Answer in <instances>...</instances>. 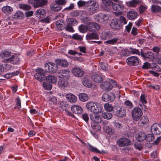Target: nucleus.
I'll use <instances>...</instances> for the list:
<instances>
[{"label": "nucleus", "instance_id": "nucleus-1", "mask_svg": "<svg viewBox=\"0 0 161 161\" xmlns=\"http://www.w3.org/2000/svg\"><path fill=\"white\" fill-rule=\"evenodd\" d=\"M86 107L89 111L94 114L100 113L103 109V107L100 104L91 102H88Z\"/></svg>", "mask_w": 161, "mask_h": 161}, {"label": "nucleus", "instance_id": "nucleus-2", "mask_svg": "<svg viewBox=\"0 0 161 161\" xmlns=\"http://www.w3.org/2000/svg\"><path fill=\"white\" fill-rule=\"evenodd\" d=\"M114 111L115 115L118 117L122 118L126 115V110L122 107L115 106L114 107Z\"/></svg>", "mask_w": 161, "mask_h": 161}, {"label": "nucleus", "instance_id": "nucleus-3", "mask_svg": "<svg viewBox=\"0 0 161 161\" xmlns=\"http://www.w3.org/2000/svg\"><path fill=\"white\" fill-rule=\"evenodd\" d=\"M46 71L50 73H54L57 72L58 67L57 64L52 62L46 63L45 65Z\"/></svg>", "mask_w": 161, "mask_h": 161}, {"label": "nucleus", "instance_id": "nucleus-4", "mask_svg": "<svg viewBox=\"0 0 161 161\" xmlns=\"http://www.w3.org/2000/svg\"><path fill=\"white\" fill-rule=\"evenodd\" d=\"M131 114L133 119L136 121H138L142 115L143 113L140 108L136 107L131 111Z\"/></svg>", "mask_w": 161, "mask_h": 161}, {"label": "nucleus", "instance_id": "nucleus-5", "mask_svg": "<svg viewBox=\"0 0 161 161\" xmlns=\"http://www.w3.org/2000/svg\"><path fill=\"white\" fill-rule=\"evenodd\" d=\"M115 94L111 92H108L103 93L102 97L103 101L106 102H111L115 98Z\"/></svg>", "mask_w": 161, "mask_h": 161}, {"label": "nucleus", "instance_id": "nucleus-6", "mask_svg": "<svg viewBox=\"0 0 161 161\" xmlns=\"http://www.w3.org/2000/svg\"><path fill=\"white\" fill-rule=\"evenodd\" d=\"M29 3L32 4L34 8L42 7L47 3L46 0H28Z\"/></svg>", "mask_w": 161, "mask_h": 161}, {"label": "nucleus", "instance_id": "nucleus-7", "mask_svg": "<svg viewBox=\"0 0 161 161\" xmlns=\"http://www.w3.org/2000/svg\"><path fill=\"white\" fill-rule=\"evenodd\" d=\"M117 143L119 147H124L130 145L131 142L129 139L125 137H122L117 141Z\"/></svg>", "mask_w": 161, "mask_h": 161}, {"label": "nucleus", "instance_id": "nucleus-8", "mask_svg": "<svg viewBox=\"0 0 161 161\" xmlns=\"http://www.w3.org/2000/svg\"><path fill=\"white\" fill-rule=\"evenodd\" d=\"M36 73L34 75L35 78L40 81H42L45 79V76L44 75L43 69H36Z\"/></svg>", "mask_w": 161, "mask_h": 161}, {"label": "nucleus", "instance_id": "nucleus-9", "mask_svg": "<svg viewBox=\"0 0 161 161\" xmlns=\"http://www.w3.org/2000/svg\"><path fill=\"white\" fill-rule=\"evenodd\" d=\"M126 62L127 64L130 66H136L139 64V59L136 57L131 56L127 59Z\"/></svg>", "mask_w": 161, "mask_h": 161}, {"label": "nucleus", "instance_id": "nucleus-10", "mask_svg": "<svg viewBox=\"0 0 161 161\" xmlns=\"http://www.w3.org/2000/svg\"><path fill=\"white\" fill-rule=\"evenodd\" d=\"M151 131L154 135L160 134L161 133V125L157 123L154 124L151 127Z\"/></svg>", "mask_w": 161, "mask_h": 161}, {"label": "nucleus", "instance_id": "nucleus-11", "mask_svg": "<svg viewBox=\"0 0 161 161\" xmlns=\"http://www.w3.org/2000/svg\"><path fill=\"white\" fill-rule=\"evenodd\" d=\"M70 71L69 69L61 70L59 73L60 78L69 79L70 77Z\"/></svg>", "mask_w": 161, "mask_h": 161}, {"label": "nucleus", "instance_id": "nucleus-12", "mask_svg": "<svg viewBox=\"0 0 161 161\" xmlns=\"http://www.w3.org/2000/svg\"><path fill=\"white\" fill-rule=\"evenodd\" d=\"M86 8L88 10L95 12L99 8L98 4L95 2L92 1L88 3V5L86 6Z\"/></svg>", "mask_w": 161, "mask_h": 161}, {"label": "nucleus", "instance_id": "nucleus-13", "mask_svg": "<svg viewBox=\"0 0 161 161\" xmlns=\"http://www.w3.org/2000/svg\"><path fill=\"white\" fill-rule=\"evenodd\" d=\"M73 74L76 77H80L84 74V72L83 69L78 67H75L72 70Z\"/></svg>", "mask_w": 161, "mask_h": 161}, {"label": "nucleus", "instance_id": "nucleus-14", "mask_svg": "<svg viewBox=\"0 0 161 161\" xmlns=\"http://www.w3.org/2000/svg\"><path fill=\"white\" fill-rule=\"evenodd\" d=\"M110 25L112 28L116 30L119 29L121 27L120 21L116 19L113 20L111 23Z\"/></svg>", "mask_w": 161, "mask_h": 161}, {"label": "nucleus", "instance_id": "nucleus-15", "mask_svg": "<svg viewBox=\"0 0 161 161\" xmlns=\"http://www.w3.org/2000/svg\"><path fill=\"white\" fill-rule=\"evenodd\" d=\"M7 61L13 64H18L20 62V59L18 56L16 55H12L10 58L7 59Z\"/></svg>", "mask_w": 161, "mask_h": 161}, {"label": "nucleus", "instance_id": "nucleus-16", "mask_svg": "<svg viewBox=\"0 0 161 161\" xmlns=\"http://www.w3.org/2000/svg\"><path fill=\"white\" fill-rule=\"evenodd\" d=\"M101 88L102 89L106 91H109L113 88L112 85L107 82H105L101 84Z\"/></svg>", "mask_w": 161, "mask_h": 161}, {"label": "nucleus", "instance_id": "nucleus-17", "mask_svg": "<svg viewBox=\"0 0 161 161\" xmlns=\"http://www.w3.org/2000/svg\"><path fill=\"white\" fill-rule=\"evenodd\" d=\"M91 120L95 123H100L102 121V118L99 115L95 114L94 115L91 114L90 115Z\"/></svg>", "mask_w": 161, "mask_h": 161}, {"label": "nucleus", "instance_id": "nucleus-18", "mask_svg": "<svg viewBox=\"0 0 161 161\" xmlns=\"http://www.w3.org/2000/svg\"><path fill=\"white\" fill-rule=\"evenodd\" d=\"M141 56L146 59L152 60L154 58L153 53L151 52H147L144 53L142 52L141 53Z\"/></svg>", "mask_w": 161, "mask_h": 161}, {"label": "nucleus", "instance_id": "nucleus-19", "mask_svg": "<svg viewBox=\"0 0 161 161\" xmlns=\"http://www.w3.org/2000/svg\"><path fill=\"white\" fill-rule=\"evenodd\" d=\"M126 15L129 19L132 20L136 18L138 15V14L136 11H131L127 12Z\"/></svg>", "mask_w": 161, "mask_h": 161}, {"label": "nucleus", "instance_id": "nucleus-20", "mask_svg": "<svg viewBox=\"0 0 161 161\" xmlns=\"http://www.w3.org/2000/svg\"><path fill=\"white\" fill-rule=\"evenodd\" d=\"M72 111L75 114H80L82 112V108L79 106H73L71 108Z\"/></svg>", "mask_w": 161, "mask_h": 161}, {"label": "nucleus", "instance_id": "nucleus-21", "mask_svg": "<svg viewBox=\"0 0 161 161\" xmlns=\"http://www.w3.org/2000/svg\"><path fill=\"white\" fill-rule=\"evenodd\" d=\"M56 63L59 65L64 67H67L69 65L68 62L65 60L58 59L55 60Z\"/></svg>", "mask_w": 161, "mask_h": 161}, {"label": "nucleus", "instance_id": "nucleus-22", "mask_svg": "<svg viewBox=\"0 0 161 161\" xmlns=\"http://www.w3.org/2000/svg\"><path fill=\"white\" fill-rule=\"evenodd\" d=\"M112 8L116 11H120L124 9V6L122 4H114L112 5Z\"/></svg>", "mask_w": 161, "mask_h": 161}, {"label": "nucleus", "instance_id": "nucleus-23", "mask_svg": "<svg viewBox=\"0 0 161 161\" xmlns=\"http://www.w3.org/2000/svg\"><path fill=\"white\" fill-rule=\"evenodd\" d=\"M66 97L67 100L71 103H75L76 102V97L72 94H67Z\"/></svg>", "mask_w": 161, "mask_h": 161}, {"label": "nucleus", "instance_id": "nucleus-24", "mask_svg": "<svg viewBox=\"0 0 161 161\" xmlns=\"http://www.w3.org/2000/svg\"><path fill=\"white\" fill-rule=\"evenodd\" d=\"M93 80L97 83H101L103 81L102 77L99 74H95L92 76Z\"/></svg>", "mask_w": 161, "mask_h": 161}, {"label": "nucleus", "instance_id": "nucleus-25", "mask_svg": "<svg viewBox=\"0 0 161 161\" xmlns=\"http://www.w3.org/2000/svg\"><path fill=\"white\" fill-rule=\"evenodd\" d=\"M45 11L44 9L39 8L36 11L35 14L38 17H42V18H43L45 17Z\"/></svg>", "mask_w": 161, "mask_h": 161}, {"label": "nucleus", "instance_id": "nucleus-26", "mask_svg": "<svg viewBox=\"0 0 161 161\" xmlns=\"http://www.w3.org/2000/svg\"><path fill=\"white\" fill-rule=\"evenodd\" d=\"M140 1L138 0H132L131 1L126 3L127 6L130 7H136L139 4Z\"/></svg>", "mask_w": 161, "mask_h": 161}, {"label": "nucleus", "instance_id": "nucleus-27", "mask_svg": "<svg viewBox=\"0 0 161 161\" xmlns=\"http://www.w3.org/2000/svg\"><path fill=\"white\" fill-rule=\"evenodd\" d=\"M86 38L89 40L98 39L99 37L98 35L95 33H89L86 36Z\"/></svg>", "mask_w": 161, "mask_h": 161}, {"label": "nucleus", "instance_id": "nucleus-28", "mask_svg": "<svg viewBox=\"0 0 161 161\" xmlns=\"http://www.w3.org/2000/svg\"><path fill=\"white\" fill-rule=\"evenodd\" d=\"M58 86L61 88H64L67 86V82L65 79L61 78L58 81Z\"/></svg>", "mask_w": 161, "mask_h": 161}, {"label": "nucleus", "instance_id": "nucleus-29", "mask_svg": "<svg viewBox=\"0 0 161 161\" xmlns=\"http://www.w3.org/2000/svg\"><path fill=\"white\" fill-rule=\"evenodd\" d=\"M103 3L105 8L110 9L113 4V2L111 0H102Z\"/></svg>", "mask_w": 161, "mask_h": 161}, {"label": "nucleus", "instance_id": "nucleus-30", "mask_svg": "<svg viewBox=\"0 0 161 161\" xmlns=\"http://www.w3.org/2000/svg\"><path fill=\"white\" fill-rule=\"evenodd\" d=\"M146 136V134L144 132H141L138 133L136 136V139L139 142L145 140Z\"/></svg>", "mask_w": 161, "mask_h": 161}, {"label": "nucleus", "instance_id": "nucleus-31", "mask_svg": "<svg viewBox=\"0 0 161 161\" xmlns=\"http://www.w3.org/2000/svg\"><path fill=\"white\" fill-rule=\"evenodd\" d=\"M152 12L154 13H157L161 11V7L158 6L153 5L151 8Z\"/></svg>", "mask_w": 161, "mask_h": 161}, {"label": "nucleus", "instance_id": "nucleus-32", "mask_svg": "<svg viewBox=\"0 0 161 161\" xmlns=\"http://www.w3.org/2000/svg\"><path fill=\"white\" fill-rule=\"evenodd\" d=\"M2 11L5 14H10L13 11V9L9 6H4L2 8Z\"/></svg>", "mask_w": 161, "mask_h": 161}, {"label": "nucleus", "instance_id": "nucleus-33", "mask_svg": "<svg viewBox=\"0 0 161 161\" xmlns=\"http://www.w3.org/2000/svg\"><path fill=\"white\" fill-rule=\"evenodd\" d=\"M148 121L149 120L148 118L146 116H143L141 118L139 123L140 124L141 126H142L144 125L147 124Z\"/></svg>", "mask_w": 161, "mask_h": 161}, {"label": "nucleus", "instance_id": "nucleus-34", "mask_svg": "<svg viewBox=\"0 0 161 161\" xmlns=\"http://www.w3.org/2000/svg\"><path fill=\"white\" fill-rule=\"evenodd\" d=\"M24 16V13L21 11L17 12L14 15V18L15 19H22Z\"/></svg>", "mask_w": 161, "mask_h": 161}, {"label": "nucleus", "instance_id": "nucleus-35", "mask_svg": "<svg viewBox=\"0 0 161 161\" xmlns=\"http://www.w3.org/2000/svg\"><path fill=\"white\" fill-rule=\"evenodd\" d=\"M112 35L111 33L109 32H103L101 36V37L102 39L105 40L109 38Z\"/></svg>", "mask_w": 161, "mask_h": 161}, {"label": "nucleus", "instance_id": "nucleus-36", "mask_svg": "<svg viewBox=\"0 0 161 161\" xmlns=\"http://www.w3.org/2000/svg\"><path fill=\"white\" fill-rule=\"evenodd\" d=\"M46 78L47 82L53 84L56 83L57 82V78L53 76H48L46 77Z\"/></svg>", "mask_w": 161, "mask_h": 161}, {"label": "nucleus", "instance_id": "nucleus-37", "mask_svg": "<svg viewBox=\"0 0 161 161\" xmlns=\"http://www.w3.org/2000/svg\"><path fill=\"white\" fill-rule=\"evenodd\" d=\"M83 85L88 87H91L92 86V83L86 78H83L82 79Z\"/></svg>", "mask_w": 161, "mask_h": 161}, {"label": "nucleus", "instance_id": "nucleus-38", "mask_svg": "<svg viewBox=\"0 0 161 161\" xmlns=\"http://www.w3.org/2000/svg\"><path fill=\"white\" fill-rule=\"evenodd\" d=\"M51 8L54 12H58L62 9V7L57 4H53L51 5Z\"/></svg>", "mask_w": 161, "mask_h": 161}, {"label": "nucleus", "instance_id": "nucleus-39", "mask_svg": "<svg viewBox=\"0 0 161 161\" xmlns=\"http://www.w3.org/2000/svg\"><path fill=\"white\" fill-rule=\"evenodd\" d=\"M104 129L106 133L108 135H112L114 132V129L108 126H104Z\"/></svg>", "mask_w": 161, "mask_h": 161}, {"label": "nucleus", "instance_id": "nucleus-40", "mask_svg": "<svg viewBox=\"0 0 161 161\" xmlns=\"http://www.w3.org/2000/svg\"><path fill=\"white\" fill-rule=\"evenodd\" d=\"M11 54V53L6 51H2L0 53V56L3 58L9 57Z\"/></svg>", "mask_w": 161, "mask_h": 161}, {"label": "nucleus", "instance_id": "nucleus-41", "mask_svg": "<svg viewBox=\"0 0 161 161\" xmlns=\"http://www.w3.org/2000/svg\"><path fill=\"white\" fill-rule=\"evenodd\" d=\"M79 97L80 100L83 102L87 101L89 98L88 95L84 93L79 94Z\"/></svg>", "mask_w": 161, "mask_h": 161}, {"label": "nucleus", "instance_id": "nucleus-42", "mask_svg": "<svg viewBox=\"0 0 161 161\" xmlns=\"http://www.w3.org/2000/svg\"><path fill=\"white\" fill-rule=\"evenodd\" d=\"M66 21L68 24L71 25H77V22L76 20L72 18H68L67 19Z\"/></svg>", "mask_w": 161, "mask_h": 161}, {"label": "nucleus", "instance_id": "nucleus-43", "mask_svg": "<svg viewBox=\"0 0 161 161\" xmlns=\"http://www.w3.org/2000/svg\"><path fill=\"white\" fill-rule=\"evenodd\" d=\"M19 7L20 9L25 10H29L31 8V6L25 4H19Z\"/></svg>", "mask_w": 161, "mask_h": 161}, {"label": "nucleus", "instance_id": "nucleus-44", "mask_svg": "<svg viewBox=\"0 0 161 161\" xmlns=\"http://www.w3.org/2000/svg\"><path fill=\"white\" fill-rule=\"evenodd\" d=\"M79 30L80 32L82 33H85L88 30V27L86 25H81L79 27Z\"/></svg>", "mask_w": 161, "mask_h": 161}, {"label": "nucleus", "instance_id": "nucleus-45", "mask_svg": "<svg viewBox=\"0 0 161 161\" xmlns=\"http://www.w3.org/2000/svg\"><path fill=\"white\" fill-rule=\"evenodd\" d=\"M103 118L106 119H111L112 117V114L111 113L107 112L103 114Z\"/></svg>", "mask_w": 161, "mask_h": 161}, {"label": "nucleus", "instance_id": "nucleus-46", "mask_svg": "<svg viewBox=\"0 0 161 161\" xmlns=\"http://www.w3.org/2000/svg\"><path fill=\"white\" fill-rule=\"evenodd\" d=\"M91 125L92 129L96 131H99L101 129L100 126L97 123H95L94 124L92 123Z\"/></svg>", "mask_w": 161, "mask_h": 161}, {"label": "nucleus", "instance_id": "nucleus-47", "mask_svg": "<svg viewBox=\"0 0 161 161\" xmlns=\"http://www.w3.org/2000/svg\"><path fill=\"white\" fill-rule=\"evenodd\" d=\"M154 139V136L151 134H148L146 136L145 140L148 142H151Z\"/></svg>", "mask_w": 161, "mask_h": 161}, {"label": "nucleus", "instance_id": "nucleus-48", "mask_svg": "<svg viewBox=\"0 0 161 161\" xmlns=\"http://www.w3.org/2000/svg\"><path fill=\"white\" fill-rule=\"evenodd\" d=\"M89 150L92 152L98 153H101V152L97 148L94 147L90 145H89Z\"/></svg>", "mask_w": 161, "mask_h": 161}, {"label": "nucleus", "instance_id": "nucleus-49", "mask_svg": "<svg viewBox=\"0 0 161 161\" xmlns=\"http://www.w3.org/2000/svg\"><path fill=\"white\" fill-rule=\"evenodd\" d=\"M104 107L105 109L108 112H110L113 110V107L108 103L105 104Z\"/></svg>", "mask_w": 161, "mask_h": 161}, {"label": "nucleus", "instance_id": "nucleus-50", "mask_svg": "<svg viewBox=\"0 0 161 161\" xmlns=\"http://www.w3.org/2000/svg\"><path fill=\"white\" fill-rule=\"evenodd\" d=\"M72 38L73 39L78 41H82L83 40V38L81 36L79 35L77 33L73 34Z\"/></svg>", "mask_w": 161, "mask_h": 161}, {"label": "nucleus", "instance_id": "nucleus-51", "mask_svg": "<svg viewBox=\"0 0 161 161\" xmlns=\"http://www.w3.org/2000/svg\"><path fill=\"white\" fill-rule=\"evenodd\" d=\"M48 101L50 103L56 104L57 103V99L56 97L53 96L50 97L49 98Z\"/></svg>", "mask_w": 161, "mask_h": 161}, {"label": "nucleus", "instance_id": "nucleus-52", "mask_svg": "<svg viewBox=\"0 0 161 161\" xmlns=\"http://www.w3.org/2000/svg\"><path fill=\"white\" fill-rule=\"evenodd\" d=\"M134 146L135 148L139 150H141L143 147L142 144L140 142H136L134 144Z\"/></svg>", "mask_w": 161, "mask_h": 161}, {"label": "nucleus", "instance_id": "nucleus-53", "mask_svg": "<svg viewBox=\"0 0 161 161\" xmlns=\"http://www.w3.org/2000/svg\"><path fill=\"white\" fill-rule=\"evenodd\" d=\"M146 97V96L145 94H142L141 96L140 100L142 103L143 104H146L147 103Z\"/></svg>", "mask_w": 161, "mask_h": 161}, {"label": "nucleus", "instance_id": "nucleus-54", "mask_svg": "<svg viewBox=\"0 0 161 161\" xmlns=\"http://www.w3.org/2000/svg\"><path fill=\"white\" fill-rule=\"evenodd\" d=\"M65 30L71 32H73L74 30L72 26V25L67 24L66 27L65 28Z\"/></svg>", "mask_w": 161, "mask_h": 161}, {"label": "nucleus", "instance_id": "nucleus-55", "mask_svg": "<svg viewBox=\"0 0 161 161\" xmlns=\"http://www.w3.org/2000/svg\"><path fill=\"white\" fill-rule=\"evenodd\" d=\"M118 38H114L110 40H108L106 42L108 44H113L115 43L118 41Z\"/></svg>", "mask_w": 161, "mask_h": 161}, {"label": "nucleus", "instance_id": "nucleus-56", "mask_svg": "<svg viewBox=\"0 0 161 161\" xmlns=\"http://www.w3.org/2000/svg\"><path fill=\"white\" fill-rule=\"evenodd\" d=\"M43 86L46 90H50L52 87V85L47 83H43Z\"/></svg>", "mask_w": 161, "mask_h": 161}, {"label": "nucleus", "instance_id": "nucleus-57", "mask_svg": "<svg viewBox=\"0 0 161 161\" xmlns=\"http://www.w3.org/2000/svg\"><path fill=\"white\" fill-rule=\"evenodd\" d=\"M82 118L87 123L89 120L88 115L86 113H83L82 114Z\"/></svg>", "mask_w": 161, "mask_h": 161}, {"label": "nucleus", "instance_id": "nucleus-58", "mask_svg": "<svg viewBox=\"0 0 161 161\" xmlns=\"http://www.w3.org/2000/svg\"><path fill=\"white\" fill-rule=\"evenodd\" d=\"M79 14V12L78 10H74L70 13V15L72 17H76L78 16Z\"/></svg>", "mask_w": 161, "mask_h": 161}, {"label": "nucleus", "instance_id": "nucleus-59", "mask_svg": "<svg viewBox=\"0 0 161 161\" xmlns=\"http://www.w3.org/2000/svg\"><path fill=\"white\" fill-rule=\"evenodd\" d=\"M108 19L107 15L106 14H104L102 16V17H101L100 20H101V22H105L107 21Z\"/></svg>", "mask_w": 161, "mask_h": 161}, {"label": "nucleus", "instance_id": "nucleus-60", "mask_svg": "<svg viewBox=\"0 0 161 161\" xmlns=\"http://www.w3.org/2000/svg\"><path fill=\"white\" fill-rule=\"evenodd\" d=\"M16 106L18 109H19L21 108V101L19 97H18L16 100Z\"/></svg>", "mask_w": 161, "mask_h": 161}, {"label": "nucleus", "instance_id": "nucleus-61", "mask_svg": "<svg viewBox=\"0 0 161 161\" xmlns=\"http://www.w3.org/2000/svg\"><path fill=\"white\" fill-rule=\"evenodd\" d=\"M129 48L132 53L140 55V52L138 50L135 48H133L132 47H130Z\"/></svg>", "mask_w": 161, "mask_h": 161}, {"label": "nucleus", "instance_id": "nucleus-62", "mask_svg": "<svg viewBox=\"0 0 161 161\" xmlns=\"http://www.w3.org/2000/svg\"><path fill=\"white\" fill-rule=\"evenodd\" d=\"M147 6H144L142 5H141L139 7V12L140 14H142L144 11L147 9Z\"/></svg>", "mask_w": 161, "mask_h": 161}, {"label": "nucleus", "instance_id": "nucleus-63", "mask_svg": "<svg viewBox=\"0 0 161 161\" xmlns=\"http://www.w3.org/2000/svg\"><path fill=\"white\" fill-rule=\"evenodd\" d=\"M125 104L127 108H130L133 107L132 103L129 100H126L125 102Z\"/></svg>", "mask_w": 161, "mask_h": 161}, {"label": "nucleus", "instance_id": "nucleus-64", "mask_svg": "<svg viewBox=\"0 0 161 161\" xmlns=\"http://www.w3.org/2000/svg\"><path fill=\"white\" fill-rule=\"evenodd\" d=\"M56 3L59 5H64L66 3V2L65 0H57L55 1Z\"/></svg>", "mask_w": 161, "mask_h": 161}]
</instances>
